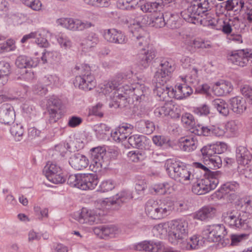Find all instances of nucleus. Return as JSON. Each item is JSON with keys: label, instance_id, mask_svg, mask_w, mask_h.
<instances>
[{"label": "nucleus", "instance_id": "f257e3e1", "mask_svg": "<svg viewBox=\"0 0 252 252\" xmlns=\"http://www.w3.org/2000/svg\"><path fill=\"white\" fill-rule=\"evenodd\" d=\"M222 218L224 222L230 227L244 232L240 234H231V245L237 246L239 243L248 239L252 230L249 220L244 219L240 213L236 210H229L222 213Z\"/></svg>", "mask_w": 252, "mask_h": 252}, {"label": "nucleus", "instance_id": "f03ea898", "mask_svg": "<svg viewBox=\"0 0 252 252\" xmlns=\"http://www.w3.org/2000/svg\"><path fill=\"white\" fill-rule=\"evenodd\" d=\"M164 167L170 178L177 182L184 183L194 179L190 169L183 162L168 159L165 163Z\"/></svg>", "mask_w": 252, "mask_h": 252}, {"label": "nucleus", "instance_id": "7ed1b4c3", "mask_svg": "<svg viewBox=\"0 0 252 252\" xmlns=\"http://www.w3.org/2000/svg\"><path fill=\"white\" fill-rule=\"evenodd\" d=\"M210 9L209 0H192L187 8L180 12V15L186 22L197 24L202 21L200 20V15Z\"/></svg>", "mask_w": 252, "mask_h": 252}, {"label": "nucleus", "instance_id": "20e7f679", "mask_svg": "<svg viewBox=\"0 0 252 252\" xmlns=\"http://www.w3.org/2000/svg\"><path fill=\"white\" fill-rule=\"evenodd\" d=\"M74 69L78 71V73L80 74L73 82L75 87L85 91H90L95 86L94 77L91 72L89 65L86 64L76 65Z\"/></svg>", "mask_w": 252, "mask_h": 252}, {"label": "nucleus", "instance_id": "39448f33", "mask_svg": "<svg viewBox=\"0 0 252 252\" xmlns=\"http://www.w3.org/2000/svg\"><path fill=\"white\" fill-rule=\"evenodd\" d=\"M221 175V172L220 171L209 172L208 176L198 180L193 184L192 187V192L197 195H202L214 189L219 183V179Z\"/></svg>", "mask_w": 252, "mask_h": 252}, {"label": "nucleus", "instance_id": "423d86ee", "mask_svg": "<svg viewBox=\"0 0 252 252\" xmlns=\"http://www.w3.org/2000/svg\"><path fill=\"white\" fill-rule=\"evenodd\" d=\"M173 209L172 203H160L153 199L149 200L145 205L146 214L153 219H161L169 215Z\"/></svg>", "mask_w": 252, "mask_h": 252}, {"label": "nucleus", "instance_id": "0eeeda50", "mask_svg": "<svg viewBox=\"0 0 252 252\" xmlns=\"http://www.w3.org/2000/svg\"><path fill=\"white\" fill-rule=\"evenodd\" d=\"M145 18L142 16L137 17L135 19H130L127 23L129 24L128 27L131 29L132 33L131 36V43L134 48H139L141 51H144L147 49V47L151 46L149 44V40L145 36L137 35L134 33L133 30H137L141 28L145 24Z\"/></svg>", "mask_w": 252, "mask_h": 252}, {"label": "nucleus", "instance_id": "6e6552de", "mask_svg": "<svg viewBox=\"0 0 252 252\" xmlns=\"http://www.w3.org/2000/svg\"><path fill=\"white\" fill-rule=\"evenodd\" d=\"M175 68V63L173 60L170 58L162 59L155 73L153 81L160 84H166L172 78Z\"/></svg>", "mask_w": 252, "mask_h": 252}, {"label": "nucleus", "instance_id": "1a4fd4ad", "mask_svg": "<svg viewBox=\"0 0 252 252\" xmlns=\"http://www.w3.org/2000/svg\"><path fill=\"white\" fill-rule=\"evenodd\" d=\"M171 231L170 241L172 243L178 244L186 238L188 232V222L184 219H177L170 222Z\"/></svg>", "mask_w": 252, "mask_h": 252}, {"label": "nucleus", "instance_id": "9d476101", "mask_svg": "<svg viewBox=\"0 0 252 252\" xmlns=\"http://www.w3.org/2000/svg\"><path fill=\"white\" fill-rule=\"evenodd\" d=\"M223 3L227 11H234L237 13L245 11L247 20L252 23V0H227Z\"/></svg>", "mask_w": 252, "mask_h": 252}, {"label": "nucleus", "instance_id": "9b49d317", "mask_svg": "<svg viewBox=\"0 0 252 252\" xmlns=\"http://www.w3.org/2000/svg\"><path fill=\"white\" fill-rule=\"evenodd\" d=\"M227 232L223 224H213L207 226L202 231L203 238L211 242L224 241Z\"/></svg>", "mask_w": 252, "mask_h": 252}, {"label": "nucleus", "instance_id": "f8f14e48", "mask_svg": "<svg viewBox=\"0 0 252 252\" xmlns=\"http://www.w3.org/2000/svg\"><path fill=\"white\" fill-rule=\"evenodd\" d=\"M228 60L232 63L244 67L252 64V51L249 49L231 52L227 56Z\"/></svg>", "mask_w": 252, "mask_h": 252}, {"label": "nucleus", "instance_id": "ddd939ff", "mask_svg": "<svg viewBox=\"0 0 252 252\" xmlns=\"http://www.w3.org/2000/svg\"><path fill=\"white\" fill-rule=\"evenodd\" d=\"M57 23L59 25L72 31L81 32L94 27V24L90 21L78 19L60 18L57 20Z\"/></svg>", "mask_w": 252, "mask_h": 252}, {"label": "nucleus", "instance_id": "4468645a", "mask_svg": "<svg viewBox=\"0 0 252 252\" xmlns=\"http://www.w3.org/2000/svg\"><path fill=\"white\" fill-rule=\"evenodd\" d=\"M132 75V71H128L126 73L118 74L113 79L108 82H105L100 85L101 92L105 95L110 94L113 91L117 92L119 86L124 83V80L130 78Z\"/></svg>", "mask_w": 252, "mask_h": 252}, {"label": "nucleus", "instance_id": "2eb2a0df", "mask_svg": "<svg viewBox=\"0 0 252 252\" xmlns=\"http://www.w3.org/2000/svg\"><path fill=\"white\" fill-rule=\"evenodd\" d=\"M43 173L47 179L54 184H62L65 181L62 169L56 163L48 162L44 167Z\"/></svg>", "mask_w": 252, "mask_h": 252}, {"label": "nucleus", "instance_id": "dca6fc26", "mask_svg": "<svg viewBox=\"0 0 252 252\" xmlns=\"http://www.w3.org/2000/svg\"><path fill=\"white\" fill-rule=\"evenodd\" d=\"M92 159L91 165L96 171L100 168H105L107 165V158L105 156L106 150L102 147H97L90 150Z\"/></svg>", "mask_w": 252, "mask_h": 252}, {"label": "nucleus", "instance_id": "f3484780", "mask_svg": "<svg viewBox=\"0 0 252 252\" xmlns=\"http://www.w3.org/2000/svg\"><path fill=\"white\" fill-rule=\"evenodd\" d=\"M103 37L107 42L116 44H124L127 41L124 33L116 29L104 30L103 32Z\"/></svg>", "mask_w": 252, "mask_h": 252}, {"label": "nucleus", "instance_id": "a211bd4d", "mask_svg": "<svg viewBox=\"0 0 252 252\" xmlns=\"http://www.w3.org/2000/svg\"><path fill=\"white\" fill-rule=\"evenodd\" d=\"M154 113L157 117L170 116L171 118L176 119L180 117L181 109L177 105L168 104L157 108Z\"/></svg>", "mask_w": 252, "mask_h": 252}, {"label": "nucleus", "instance_id": "6ab92c4d", "mask_svg": "<svg viewBox=\"0 0 252 252\" xmlns=\"http://www.w3.org/2000/svg\"><path fill=\"white\" fill-rule=\"evenodd\" d=\"M134 198L131 191L124 190L118 193L111 199L107 201L108 205H111L114 209H117L123 204L130 201Z\"/></svg>", "mask_w": 252, "mask_h": 252}, {"label": "nucleus", "instance_id": "aec40b11", "mask_svg": "<svg viewBox=\"0 0 252 252\" xmlns=\"http://www.w3.org/2000/svg\"><path fill=\"white\" fill-rule=\"evenodd\" d=\"M98 182L96 174H80L79 189L82 190H92L96 187Z\"/></svg>", "mask_w": 252, "mask_h": 252}, {"label": "nucleus", "instance_id": "412c9836", "mask_svg": "<svg viewBox=\"0 0 252 252\" xmlns=\"http://www.w3.org/2000/svg\"><path fill=\"white\" fill-rule=\"evenodd\" d=\"M135 251H144L148 252H164V247L161 242L144 241L133 246Z\"/></svg>", "mask_w": 252, "mask_h": 252}, {"label": "nucleus", "instance_id": "4be33fe9", "mask_svg": "<svg viewBox=\"0 0 252 252\" xmlns=\"http://www.w3.org/2000/svg\"><path fill=\"white\" fill-rule=\"evenodd\" d=\"M236 160L238 164L248 165L252 159V154L247 145H237L235 150Z\"/></svg>", "mask_w": 252, "mask_h": 252}, {"label": "nucleus", "instance_id": "5701e85b", "mask_svg": "<svg viewBox=\"0 0 252 252\" xmlns=\"http://www.w3.org/2000/svg\"><path fill=\"white\" fill-rule=\"evenodd\" d=\"M156 56V49L152 46L147 47L144 51H140L138 54V62L139 65L144 68H147Z\"/></svg>", "mask_w": 252, "mask_h": 252}, {"label": "nucleus", "instance_id": "b1692460", "mask_svg": "<svg viewBox=\"0 0 252 252\" xmlns=\"http://www.w3.org/2000/svg\"><path fill=\"white\" fill-rule=\"evenodd\" d=\"M239 187V185L236 182H228L221 186L218 192L222 194L220 197H226L229 200H232L236 198L237 195L235 192Z\"/></svg>", "mask_w": 252, "mask_h": 252}, {"label": "nucleus", "instance_id": "393cba45", "mask_svg": "<svg viewBox=\"0 0 252 252\" xmlns=\"http://www.w3.org/2000/svg\"><path fill=\"white\" fill-rule=\"evenodd\" d=\"M15 118L13 107L11 104H3L0 107V122L5 125L13 123Z\"/></svg>", "mask_w": 252, "mask_h": 252}, {"label": "nucleus", "instance_id": "a878e982", "mask_svg": "<svg viewBox=\"0 0 252 252\" xmlns=\"http://www.w3.org/2000/svg\"><path fill=\"white\" fill-rule=\"evenodd\" d=\"M69 164L76 170H82L86 168L89 164V160L84 155L76 153L69 158Z\"/></svg>", "mask_w": 252, "mask_h": 252}, {"label": "nucleus", "instance_id": "bb28decb", "mask_svg": "<svg viewBox=\"0 0 252 252\" xmlns=\"http://www.w3.org/2000/svg\"><path fill=\"white\" fill-rule=\"evenodd\" d=\"M80 223H88L92 225L98 221V216L92 210L83 208L77 219Z\"/></svg>", "mask_w": 252, "mask_h": 252}, {"label": "nucleus", "instance_id": "cd10ccee", "mask_svg": "<svg viewBox=\"0 0 252 252\" xmlns=\"http://www.w3.org/2000/svg\"><path fill=\"white\" fill-rule=\"evenodd\" d=\"M231 90V83L223 80H220L215 83L212 87V91L214 94L217 96H222L227 94Z\"/></svg>", "mask_w": 252, "mask_h": 252}, {"label": "nucleus", "instance_id": "c85d7f7f", "mask_svg": "<svg viewBox=\"0 0 252 252\" xmlns=\"http://www.w3.org/2000/svg\"><path fill=\"white\" fill-rule=\"evenodd\" d=\"M128 142L134 148L146 150L147 145H149L150 143V140L144 135H134L128 138Z\"/></svg>", "mask_w": 252, "mask_h": 252}, {"label": "nucleus", "instance_id": "c756f323", "mask_svg": "<svg viewBox=\"0 0 252 252\" xmlns=\"http://www.w3.org/2000/svg\"><path fill=\"white\" fill-rule=\"evenodd\" d=\"M232 111L237 114L243 113L247 109L246 99L236 96L229 100Z\"/></svg>", "mask_w": 252, "mask_h": 252}, {"label": "nucleus", "instance_id": "7c9ffc66", "mask_svg": "<svg viewBox=\"0 0 252 252\" xmlns=\"http://www.w3.org/2000/svg\"><path fill=\"white\" fill-rule=\"evenodd\" d=\"M198 145V141L195 137L182 138L181 139L180 147L183 151L190 152L195 150Z\"/></svg>", "mask_w": 252, "mask_h": 252}, {"label": "nucleus", "instance_id": "2f4dec72", "mask_svg": "<svg viewBox=\"0 0 252 252\" xmlns=\"http://www.w3.org/2000/svg\"><path fill=\"white\" fill-rule=\"evenodd\" d=\"M37 64L36 62H34L31 58L25 55L19 56L15 61V65L19 68L35 67Z\"/></svg>", "mask_w": 252, "mask_h": 252}, {"label": "nucleus", "instance_id": "473e14b6", "mask_svg": "<svg viewBox=\"0 0 252 252\" xmlns=\"http://www.w3.org/2000/svg\"><path fill=\"white\" fill-rule=\"evenodd\" d=\"M211 103L213 107L221 115L227 116L229 114L228 105L223 99H215L212 101Z\"/></svg>", "mask_w": 252, "mask_h": 252}, {"label": "nucleus", "instance_id": "72a5a7b5", "mask_svg": "<svg viewBox=\"0 0 252 252\" xmlns=\"http://www.w3.org/2000/svg\"><path fill=\"white\" fill-rule=\"evenodd\" d=\"M181 244V247L183 249L187 250L197 249L199 246V237L197 235H193L190 237L189 240L186 238L182 242L179 243Z\"/></svg>", "mask_w": 252, "mask_h": 252}, {"label": "nucleus", "instance_id": "f704fd0d", "mask_svg": "<svg viewBox=\"0 0 252 252\" xmlns=\"http://www.w3.org/2000/svg\"><path fill=\"white\" fill-rule=\"evenodd\" d=\"M156 84V87L154 89V93L158 96L161 100H165L167 97H169L170 88L165 86V84H160L157 81H154Z\"/></svg>", "mask_w": 252, "mask_h": 252}, {"label": "nucleus", "instance_id": "c9c22d12", "mask_svg": "<svg viewBox=\"0 0 252 252\" xmlns=\"http://www.w3.org/2000/svg\"><path fill=\"white\" fill-rule=\"evenodd\" d=\"M216 212L215 208L211 206H205L196 213L195 218L198 220H204L207 218H212Z\"/></svg>", "mask_w": 252, "mask_h": 252}, {"label": "nucleus", "instance_id": "e433bc0d", "mask_svg": "<svg viewBox=\"0 0 252 252\" xmlns=\"http://www.w3.org/2000/svg\"><path fill=\"white\" fill-rule=\"evenodd\" d=\"M114 94L113 101L110 104V106L115 108H123L126 106L127 95L116 92H115Z\"/></svg>", "mask_w": 252, "mask_h": 252}, {"label": "nucleus", "instance_id": "4c0bfd02", "mask_svg": "<svg viewBox=\"0 0 252 252\" xmlns=\"http://www.w3.org/2000/svg\"><path fill=\"white\" fill-rule=\"evenodd\" d=\"M169 14L167 13H159L158 15H156L151 19L149 25L151 27L156 28H160L166 25V18H167Z\"/></svg>", "mask_w": 252, "mask_h": 252}, {"label": "nucleus", "instance_id": "58836bf2", "mask_svg": "<svg viewBox=\"0 0 252 252\" xmlns=\"http://www.w3.org/2000/svg\"><path fill=\"white\" fill-rule=\"evenodd\" d=\"M99 41L98 35L95 32H91L85 38L81 45L86 46L87 49H89L95 47Z\"/></svg>", "mask_w": 252, "mask_h": 252}, {"label": "nucleus", "instance_id": "ea45409f", "mask_svg": "<svg viewBox=\"0 0 252 252\" xmlns=\"http://www.w3.org/2000/svg\"><path fill=\"white\" fill-rule=\"evenodd\" d=\"M197 72L198 70L196 68H193L191 71L190 75H187L185 77H182L181 78L183 82H185L191 86L192 88H195L199 83V80L197 76Z\"/></svg>", "mask_w": 252, "mask_h": 252}, {"label": "nucleus", "instance_id": "a19ab883", "mask_svg": "<svg viewBox=\"0 0 252 252\" xmlns=\"http://www.w3.org/2000/svg\"><path fill=\"white\" fill-rule=\"evenodd\" d=\"M210 10L211 8L208 10L205 13H202L200 15V20H202L200 23L206 26H211L213 28L215 29L216 24L218 23V19L213 18L212 16V14L208 12Z\"/></svg>", "mask_w": 252, "mask_h": 252}, {"label": "nucleus", "instance_id": "79ce46f5", "mask_svg": "<svg viewBox=\"0 0 252 252\" xmlns=\"http://www.w3.org/2000/svg\"><path fill=\"white\" fill-rule=\"evenodd\" d=\"M134 88H132L133 93V98L140 102L146 101L148 98L147 94L146 91H144V87L141 85H136Z\"/></svg>", "mask_w": 252, "mask_h": 252}, {"label": "nucleus", "instance_id": "37998d69", "mask_svg": "<svg viewBox=\"0 0 252 252\" xmlns=\"http://www.w3.org/2000/svg\"><path fill=\"white\" fill-rule=\"evenodd\" d=\"M168 14L169 16L167 18H166V25L167 27L172 29L179 28L181 23L178 14Z\"/></svg>", "mask_w": 252, "mask_h": 252}, {"label": "nucleus", "instance_id": "c03bdc74", "mask_svg": "<svg viewBox=\"0 0 252 252\" xmlns=\"http://www.w3.org/2000/svg\"><path fill=\"white\" fill-rule=\"evenodd\" d=\"M102 228L103 233L101 239H107L109 238H113L119 232L118 228L114 225H102Z\"/></svg>", "mask_w": 252, "mask_h": 252}, {"label": "nucleus", "instance_id": "a18cd8bd", "mask_svg": "<svg viewBox=\"0 0 252 252\" xmlns=\"http://www.w3.org/2000/svg\"><path fill=\"white\" fill-rule=\"evenodd\" d=\"M217 146L215 144H207L203 146L200 151L203 156L204 161L217 154Z\"/></svg>", "mask_w": 252, "mask_h": 252}, {"label": "nucleus", "instance_id": "49530a36", "mask_svg": "<svg viewBox=\"0 0 252 252\" xmlns=\"http://www.w3.org/2000/svg\"><path fill=\"white\" fill-rule=\"evenodd\" d=\"M62 106V102L56 96L50 97L47 100V109L60 111Z\"/></svg>", "mask_w": 252, "mask_h": 252}, {"label": "nucleus", "instance_id": "de8ad7c7", "mask_svg": "<svg viewBox=\"0 0 252 252\" xmlns=\"http://www.w3.org/2000/svg\"><path fill=\"white\" fill-rule=\"evenodd\" d=\"M188 44L191 48L195 49L209 48L211 47L210 41H205L201 38H195L190 40L188 42Z\"/></svg>", "mask_w": 252, "mask_h": 252}, {"label": "nucleus", "instance_id": "09e8293b", "mask_svg": "<svg viewBox=\"0 0 252 252\" xmlns=\"http://www.w3.org/2000/svg\"><path fill=\"white\" fill-rule=\"evenodd\" d=\"M206 159L204 160L205 164L208 165L209 168H220L221 166V158L217 154Z\"/></svg>", "mask_w": 252, "mask_h": 252}, {"label": "nucleus", "instance_id": "8fccbe9b", "mask_svg": "<svg viewBox=\"0 0 252 252\" xmlns=\"http://www.w3.org/2000/svg\"><path fill=\"white\" fill-rule=\"evenodd\" d=\"M56 38L61 46L64 49L69 48L72 45V42L69 38L64 33H60L56 36Z\"/></svg>", "mask_w": 252, "mask_h": 252}, {"label": "nucleus", "instance_id": "3c124183", "mask_svg": "<svg viewBox=\"0 0 252 252\" xmlns=\"http://www.w3.org/2000/svg\"><path fill=\"white\" fill-rule=\"evenodd\" d=\"M10 132L15 137V140L19 141L24 133V128L21 124H14L10 128Z\"/></svg>", "mask_w": 252, "mask_h": 252}, {"label": "nucleus", "instance_id": "603ef678", "mask_svg": "<svg viewBox=\"0 0 252 252\" xmlns=\"http://www.w3.org/2000/svg\"><path fill=\"white\" fill-rule=\"evenodd\" d=\"M182 86L181 84L176 85L174 87L170 88V92L169 93V98H174L177 99H184L183 95L182 93Z\"/></svg>", "mask_w": 252, "mask_h": 252}, {"label": "nucleus", "instance_id": "864d4df0", "mask_svg": "<svg viewBox=\"0 0 252 252\" xmlns=\"http://www.w3.org/2000/svg\"><path fill=\"white\" fill-rule=\"evenodd\" d=\"M141 126H143V132L146 134H151L155 129V126L153 122L150 121H141Z\"/></svg>", "mask_w": 252, "mask_h": 252}, {"label": "nucleus", "instance_id": "5fc2aeb1", "mask_svg": "<svg viewBox=\"0 0 252 252\" xmlns=\"http://www.w3.org/2000/svg\"><path fill=\"white\" fill-rule=\"evenodd\" d=\"M10 72L11 66L10 64L4 61L0 62V75L8 79Z\"/></svg>", "mask_w": 252, "mask_h": 252}, {"label": "nucleus", "instance_id": "6e6d98bb", "mask_svg": "<svg viewBox=\"0 0 252 252\" xmlns=\"http://www.w3.org/2000/svg\"><path fill=\"white\" fill-rule=\"evenodd\" d=\"M114 188L115 183L110 180L103 181L100 185V190L103 192L111 190Z\"/></svg>", "mask_w": 252, "mask_h": 252}, {"label": "nucleus", "instance_id": "4d7b16f0", "mask_svg": "<svg viewBox=\"0 0 252 252\" xmlns=\"http://www.w3.org/2000/svg\"><path fill=\"white\" fill-rule=\"evenodd\" d=\"M49 115V118L48 122L50 124H53L56 123L61 118L60 111L56 110H47Z\"/></svg>", "mask_w": 252, "mask_h": 252}, {"label": "nucleus", "instance_id": "13d9d810", "mask_svg": "<svg viewBox=\"0 0 252 252\" xmlns=\"http://www.w3.org/2000/svg\"><path fill=\"white\" fill-rule=\"evenodd\" d=\"M182 122L187 126H192L194 125L195 121L192 115L186 113L183 115L181 118Z\"/></svg>", "mask_w": 252, "mask_h": 252}, {"label": "nucleus", "instance_id": "bf43d9fd", "mask_svg": "<svg viewBox=\"0 0 252 252\" xmlns=\"http://www.w3.org/2000/svg\"><path fill=\"white\" fill-rule=\"evenodd\" d=\"M241 91L248 103L252 104V88L248 86H245L241 89Z\"/></svg>", "mask_w": 252, "mask_h": 252}, {"label": "nucleus", "instance_id": "052dcab7", "mask_svg": "<svg viewBox=\"0 0 252 252\" xmlns=\"http://www.w3.org/2000/svg\"><path fill=\"white\" fill-rule=\"evenodd\" d=\"M211 127L212 133V135L220 137L224 135L225 133V128L224 127V126H211Z\"/></svg>", "mask_w": 252, "mask_h": 252}, {"label": "nucleus", "instance_id": "680f3d73", "mask_svg": "<svg viewBox=\"0 0 252 252\" xmlns=\"http://www.w3.org/2000/svg\"><path fill=\"white\" fill-rule=\"evenodd\" d=\"M24 3L27 6L35 11L40 10L42 5L39 0H24Z\"/></svg>", "mask_w": 252, "mask_h": 252}, {"label": "nucleus", "instance_id": "e2e57ef3", "mask_svg": "<svg viewBox=\"0 0 252 252\" xmlns=\"http://www.w3.org/2000/svg\"><path fill=\"white\" fill-rule=\"evenodd\" d=\"M80 174L70 175L68 176L67 183L72 187H76L79 189V178Z\"/></svg>", "mask_w": 252, "mask_h": 252}, {"label": "nucleus", "instance_id": "0e129e2a", "mask_svg": "<svg viewBox=\"0 0 252 252\" xmlns=\"http://www.w3.org/2000/svg\"><path fill=\"white\" fill-rule=\"evenodd\" d=\"M118 127L119 128V132L123 133L127 137L131 133L133 129V126L129 124H123Z\"/></svg>", "mask_w": 252, "mask_h": 252}, {"label": "nucleus", "instance_id": "69168bd1", "mask_svg": "<svg viewBox=\"0 0 252 252\" xmlns=\"http://www.w3.org/2000/svg\"><path fill=\"white\" fill-rule=\"evenodd\" d=\"M180 84L182 86V93L184 98L188 97L192 94L193 89L191 86L185 82Z\"/></svg>", "mask_w": 252, "mask_h": 252}, {"label": "nucleus", "instance_id": "338daca9", "mask_svg": "<svg viewBox=\"0 0 252 252\" xmlns=\"http://www.w3.org/2000/svg\"><path fill=\"white\" fill-rule=\"evenodd\" d=\"M153 143L157 146L161 147L167 143L169 140L165 137L161 135H155L152 138Z\"/></svg>", "mask_w": 252, "mask_h": 252}, {"label": "nucleus", "instance_id": "774afa93", "mask_svg": "<svg viewBox=\"0 0 252 252\" xmlns=\"http://www.w3.org/2000/svg\"><path fill=\"white\" fill-rule=\"evenodd\" d=\"M242 207L245 209V212L249 214L252 213V197H249L244 199Z\"/></svg>", "mask_w": 252, "mask_h": 252}]
</instances>
